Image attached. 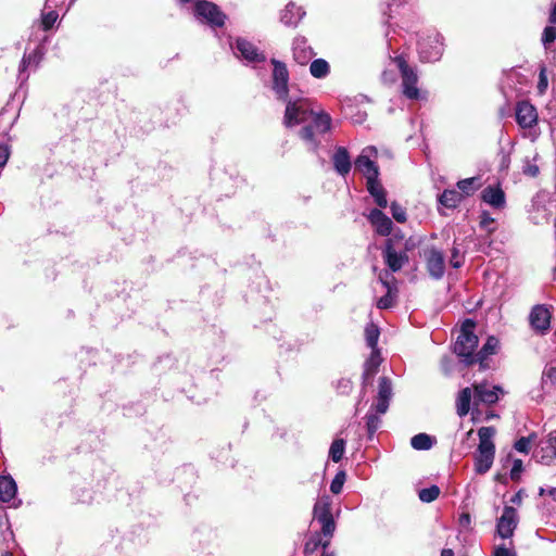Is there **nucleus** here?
I'll list each match as a JSON object with an SVG mask.
<instances>
[{
    "label": "nucleus",
    "instance_id": "nucleus-48",
    "mask_svg": "<svg viewBox=\"0 0 556 556\" xmlns=\"http://www.w3.org/2000/svg\"><path fill=\"white\" fill-rule=\"evenodd\" d=\"M393 303H394V299H393V295H392V291L387 290V294L381 296L377 301V306L380 309H386V308L392 307Z\"/></svg>",
    "mask_w": 556,
    "mask_h": 556
},
{
    "label": "nucleus",
    "instance_id": "nucleus-23",
    "mask_svg": "<svg viewBox=\"0 0 556 556\" xmlns=\"http://www.w3.org/2000/svg\"><path fill=\"white\" fill-rule=\"evenodd\" d=\"M482 200L491 206L500 208L505 204V193L500 188L486 187L482 191Z\"/></svg>",
    "mask_w": 556,
    "mask_h": 556
},
{
    "label": "nucleus",
    "instance_id": "nucleus-57",
    "mask_svg": "<svg viewBox=\"0 0 556 556\" xmlns=\"http://www.w3.org/2000/svg\"><path fill=\"white\" fill-rule=\"evenodd\" d=\"M547 21L549 24L556 25V0L551 3Z\"/></svg>",
    "mask_w": 556,
    "mask_h": 556
},
{
    "label": "nucleus",
    "instance_id": "nucleus-30",
    "mask_svg": "<svg viewBox=\"0 0 556 556\" xmlns=\"http://www.w3.org/2000/svg\"><path fill=\"white\" fill-rule=\"evenodd\" d=\"M435 440L427 433H418L410 439L412 447L417 451L430 450Z\"/></svg>",
    "mask_w": 556,
    "mask_h": 556
},
{
    "label": "nucleus",
    "instance_id": "nucleus-27",
    "mask_svg": "<svg viewBox=\"0 0 556 556\" xmlns=\"http://www.w3.org/2000/svg\"><path fill=\"white\" fill-rule=\"evenodd\" d=\"M472 400V392L470 388H464L457 396L456 409L460 417L466 416L470 410V403Z\"/></svg>",
    "mask_w": 556,
    "mask_h": 556
},
{
    "label": "nucleus",
    "instance_id": "nucleus-17",
    "mask_svg": "<svg viewBox=\"0 0 556 556\" xmlns=\"http://www.w3.org/2000/svg\"><path fill=\"white\" fill-rule=\"evenodd\" d=\"M495 447H479L475 454V470L479 475L486 473L494 462Z\"/></svg>",
    "mask_w": 556,
    "mask_h": 556
},
{
    "label": "nucleus",
    "instance_id": "nucleus-26",
    "mask_svg": "<svg viewBox=\"0 0 556 556\" xmlns=\"http://www.w3.org/2000/svg\"><path fill=\"white\" fill-rule=\"evenodd\" d=\"M380 363L381 356L379 350H371L370 356L364 364L363 379L365 382L377 372Z\"/></svg>",
    "mask_w": 556,
    "mask_h": 556
},
{
    "label": "nucleus",
    "instance_id": "nucleus-6",
    "mask_svg": "<svg viewBox=\"0 0 556 556\" xmlns=\"http://www.w3.org/2000/svg\"><path fill=\"white\" fill-rule=\"evenodd\" d=\"M401 78V91L409 100H422L427 98L425 91L418 88L416 72H382L384 83L395 81Z\"/></svg>",
    "mask_w": 556,
    "mask_h": 556
},
{
    "label": "nucleus",
    "instance_id": "nucleus-13",
    "mask_svg": "<svg viewBox=\"0 0 556 556\" xmlns=\"http://www.w3.org/2000/svg\"><path fill=\"white\" fill-rule=\"evenodd\" d=\"M392 396L393 387L391 379L386 376L380 377L378 383V393L371 408L375 409L378 415L386 414L389 408Z\"/></svg>",
    "mask_w": 556,
    "mask_h": 556
},
{
    "label": "nucleus",
    "instance_id": "nucleus-61",
    "mask_svg": "<svg viewBox=\"0 0 556 556\" xmlns=\"http://www.w3.org/2000/svg\"><path fill=\"white\" fill-rule=\"evenodd\" d=\"M547 446L554 451V455L556 456V433L549 435Z\"/></svg>",
    "mask_w": 556,
    "mask_h": 556
},
{
    "label": "nucleus",
    "instance_id": "nucleus-12",
    "mask_svg": "<svg viewBox=\"0 0 556 556\" xmlns=\"http://www.w3.org/2000/svg\"><path fill=\"white\" fill-rule=\"evenodd\" d=\"M552 313L545 304L534 305L529 315L532 330L538 334H545L551 327Z\"/></svg>",
    "mask_w": 556,
    "mask_h": 556
},
{
    "label": "nucleus",
    "instance_id": "nucleus-38",
    "mask_svg": "<svg viewBox=\"0 0 556 556\" xmlns=\"http://www.w3.org/2000/svg\"><path fill=\"white\" fill-rule=\"evenodd\" d=\"M323 535L319 533L314 534L305 544V551L309 549L311 543H314V548H317L320 546L324 551H328V547L330 545L331 538H321Z\"/></svg>",
    "mask_w": 556,
    "mask_h": 556
},
{
    "label": "nucleus",
    "instance_id": "nucleus-22",
    "mask_svg": "<svg viewBox=\"0 0 556 556\" xmlns=\"http://www.w3.org/2000/svg\"><path fill=\"white\" fill-rule=\"evenodd\" d=\"M500 341L494 336H490L483 346L475 354L476 363H479L481 367H484V362L489 356L496 353Z\"/></svg>",
    "mask_w": 556,
    "mask_h": 556
},
{
    "label": "nucleus",
    "instance_id": "nucleus-3",
    "mask_svg": "<svg viewBox=\"0 0 556 556\" xmlns=\"http://www.w3.org/2000/svg\"><path fill=\"white\" fill-rule=\"evenodd\" d=\"M180 7L192 3V14L194 18L211 28H220L227 21V15L214 2L208 0H176Z\"/></svg>",
    "mask_w": 556,
    "mask_h": 556
},
{
    "label": "nucleus",
    "instance_id": "nucleus-54",
    "mask_svg": "<svg viewBox=\"0 0 556 556\" xmlns=\"http://www.w3.org/2000/svg\"><path fill=\"white\" fill-rule=\"evenodd\" d=\"M420 242L421 240L419 238L409 237L405 240L403 252L407 253V251L414 250L417 245H419Z\"/></svg>",
    "mask_w": 556,
    "mask_h": 556
},
{
    "label": "nucleus",
    "instance_id": "nucleus-63",
    "mask_svg": "<svg viewBox=\"0 0 556 556\" xmlns=\"http://www.w3.org/2000/svg\"><path fill=\"white\" fill-rule=\"evenodd\" d=\"M522 501V491H518L516 494H514L510 498V502L516 505H520Z\"/></svg>",
    "mask_w": 556,
    "mask_h": 556
},
{
    "label": "nucleus",
    "instance_id": "nucleus-15",
    "mask_svg": "<svg viewBox=\"0 0 556 556\" xmlns=\"http://www.w3.org/2000/svg\"><path fill=\"white\" fill-rule=\"evenodd\" d=\"M384 263L393 273L399 271L408 263V255L405 252H397L393 245V239H388L383 250Z\"/></svg>",
    "mask_w": 556,
    "mask_h": 556
},
{
    "label": "nucleus",
    "instance_id": "nucleus-2",
    "mask_svg": "<svg viewBox=\"0 0 556 556\" xmlns=\"http://www.w3.org/2000/svg\"><path fill=\"white\" fill-rule=\"evenodd\" d=\"M332 118L324 110H316L304 123L299 136L309 151H317L323 138L331 129Z\"/></svg>",
    "mask_w": 556,
    "mask_h": 556
},
{
    "label": "nucleus",
    "instance_id": "nucleus-47",
    "mask_svg": "<svg viewBox=\"0 0 556 556\" xmlns=\"http://www.w3.org/2000/svg\"><path fill=\"white\" fill-rule=\"evenodd\" d=\"M394 56L390 55L391 63L394 64L397 70L404 71V70H413L408 66L407 60L404 53L396 54L394 52Z\"/></svg>",
    "mask_w": 556,
    "mask_h": 556
},
{
    "label": "nucleus",
    "instance_id": "nucleus-11",
    "mask_svg": "<svg viewBox=\"0 0 556 556\" xmlns=\"http://www.w3.org/2000/svg\"><path fill=\"white\" fill-rule=\"evenodd\" d=\"M424 258L429 276L434 280L442 279L445 274V256L443 252L435 247H430L424 251Z\"/></svg>",
    "mask_w": 556,
    "mask_h": 556
},
{
    "label": "nucleus",
    "instance_id": "nucleus-62",
    "mask_svg": "<svg viewBox=\"0 0 556 556\" xmlns=\"http://www.w3.org/2000/svg\"><path fill=\"white\" fill-rule=\"evenodd\" d=\"M406 0H391L388 2V9L390 12H393L394 8H399L402 5Z\"/></svg>",
    "mask_w": 556,
    "mask_h": 556
},
{
    "label": "nucleus",
    "instance_id": "nucleus-28",
    "mask_svg": "<svg viewBox=\"0 0 556 556\" xmlns=\"http://www.w3.org/2000/svg\"><path fill=\"white\" fill-rule=\"evenodd\" d=\"M556 384V365L547 364L542 372L541 388L544 393L549 392Z\"/></svg>",
    "mask_w": 556,
    "mask_h": 556
},
{
    "label": "nucleus",
    "instance_id": "nucleus-18",
    "mask_svg": "<svg viewBox=\"0 0 556 556\" xmlns=\"http://www.w3.org/2000/svg\"><path fill=\"white\" fill-rule=\"evenodd\" d=\"M368 220L380 236H389L393 230V223L382 211L374 208L368 215Z\"/></svg>",
    "mask_w": 556,
    "mask_h": 556
},
{
    "label": "nucleus",
    "instance_id": "nucleus-43",
    "mask_svg": "<svg viewBox=\"0 0 556 556\" xmlns=\"http://www.w3.org/2000/svg\"><path fill=\"white\" fill-rule=\"evenodd\" d=\"M366 426H367V431L369 433V435H372L379 428L380 426V418L379 416L376 414H371V413H368L366 415Z\"/></svg>",
    "mask_w": 556,
    "mask_h": 556
},
{
    "label": "nucleus",
    "instance_id": "nucleus-7",
    "mask_svg": "<svg viewBox=\"0 0 556 556\" xmlns=\"http://www.w3.org/2000/svg\"><path fill=\"white\" fill-rule=\"evenodd\" d=\"M293 59L300 66H305L311 63L308 70H329V64L325 59H315L312 47L308 46L305 37H296L292 43Z\"/></svg>",
    "mask_w": 556,
    "mask_h": 556
},
{
    "label": "nucleus",
    "instance_id": "nucleus-9",
    "mask_svg": "<svg viewBox=\"0 0 556 556\" xmlns=\"http://www.w3.org/2000/svg\"><path fill=\"white\" fill-rule=\"evenodd\" d=\"M515 111L516 122L519 127L529 129L527 136L531 138L532 141H535L540 135L536 129H533L539 119L535 106L528 101H520L517 103Z\"/></svg>",
    "mask_w": 556,
    "mask_h": 556
},
{
    "label": "nucleus",
    "instance_id": "nucleus-42",
    "mask_svg": "<svg viewBox=\"0 0 556 556\" xmlns=\"http://www.w3.org/2000/svg\"><path fill=\"white\" fill-rule=\"evenodd\" d=\"M556 41V25L549 24L544 27L542 33V42L544 47H548Z\"/></svg>",
    "mask_w": 556,
    "mask_h": 556
},
{
    "label": "nucleus",
    "instance_id": "nucleus-32",
    "mask_svg": "<svg viewBox=\"0 0 556 556\" xmlns=\"http://www.w3.org/2000/svg\"><path fill=\"white\" fill-rule=\"evenodd\" d=\"M380 336V330L378 326H376L374 323L368 324L365 327V340L367 343V346L371 350H378L377 344Z\"/></svg>",
    "mask_w": 556,
    "mask_h": 556
},
{
    "label": "nucleus",
    "instance_id": "nucleus-4",
    "mask_svg": "<svg viewBox=\"0 0 556 556\" xmlns=\"http://www.w3.org/2000/svg\"><path fill=\"white\" fill-rule=\"evenodd\" d=\"M417 53L424 63H432L443 54V37L435 29H427L418 34Z\"/></svg>",
    "mask_w": 556,
    "mask_h": 556
},
{
    "label": "nucleus",
    "instance_id": "nucleus-1",
    "mask_svg": "<svg viewBox=\"0 0 556 556\" xmlns=\"http://www.w3.org/2000/svg\"><path fill=\"white\" fill-rule=\"evenodd\" d=\"M273 90L277 98L287 102L283 124L286 127L304 125L314 113L315 106L307 98H289V72H271Z\"/></svg>",
    "mask_w": 556,
    "mask_h": 556
},
{
    "label": "nucleus",
    "instance_id": "nucleus-50",
    "mask_svg": "<svg viewBox=\"0 0 556 556\" xmlns=\"http://www.w3.org/2000/svg\"><path fill=\"white\" fill-rule=\"evenodd\" d=\"M523 470V464L521 459H515L510 470V479L517 481L520 479V475Z\"/></svg>",
    "mask_w": 556,
    "mask_h": 556
},
{
    "label": "nucleus",
    "instance_id": "nucleus-29",
    "mask_svg": "<svg viewBox=\"0 0 556 556\" xmlns=\"http://www.w3.org/2000/svg\"><path fill=\"white\" fill-rule=\"evenodd\" d=\"M462 200V193L453 189L444 190L439 197V203L446 208H455Z\"/></svg>",
    "mask_w": 556,
    "mask_h": 556
},
{
    "label": "nucleus",
    "instance_id": "nucleus-31",
    "mask_svg": "<svg viewBox=\"0 0 556 556\" xmlns=\"http://www.w3.org/2000/svg\"><path fill=\"white\" fill-rule=\"evenodd\" d=\"M480 178L479 177H470L457 182L458 192L462 193L463 197L471 195L476 190L480 188Z\"/></svg>",
    "mask_w": 556,
    "mask_h": 556
},
{
    "label": "nucleus",
    "instance_id": "nucleus-40",
    "mask_svg": "<svg viewBox=\"0 0 556 556\" xmlns=\"http://www.w3.org/2000/svg\"><path fill=\"white\" fill-rule=\"evenodd\" d=\"M464 253L459 250L456 243H454L451 250L450 264L453 268H460L464 264Z\"/></svg>",
    "mask_w": 556,
    "mask_h": 556
},
{
    "label": "nucleus",
    "instance_id": "nucleus-46",
    "mask_svg": "<svg viewBox=\"0 0 556 556\" xmlns=\"http://www.w3.org/2000/svg\"><path fill=\"white\" fill-rule=\"evenodd\" d=\"M336 390L340 394H349L353 389V383L349 378H340L336 384Z\"/></svg>",
    "mask_w": 556,
    "mask_h": 556
},
{
    "label": "nucleus",
    "instance_id": "nucleus-25",
    "mask_svg": "<svg viewBox=\"0 0 556 556\" xmlns=\"http://www.w3.org/2000/svg\"><path fill=\"white\" fill-rule=\"evenodd\" d=\"M331 505L332 500L329 495L320 496L313 508L314 519L318 520L323 518L332 517Z\"/></svg>",
    "mask_w": 556,
    "mask_h": 556
},
{
    "label": "nucleus",
    "instance_id": "nucleus-44",
    "mask_svg": "<svg viewBox=\"0 0 556 556\" xmlns=\"http://www.w3.org/2000/svg\"><path fill=\"white\" fill-rule=\"evenodd\" d=\"M391 214L397 223L406 222V210L396 202L391 203Z\"/></svg>",
    "mask_w": 556,
    "mask_h": 556
},
{
    "label": "nucleus",
    "instance_id": "nucleus-19",
    "mask_svg": "<svg viewBox=\"0 0 556 556\" xmlns=\"http://www.w3.org/2000/svg\"><path fill=\"white\" fill-rule=\"evenodd\" d=\"M305 14L303 8L296 7L294 2H289L280 14V21L288 27H296Z\"/></svg>",
    "mask_w": 556,
    "mask_h": 556
},
{
    "label": "nucleus",
    "instance_id": "nucleus-39",
    "mask_svg": "<svg viewBox=\"0 0 556 556\" xmlns=\"http://www.w3.org/2000/svg\"><path fill=\"white\" fill-rule=\"evenodd\" d=\"M345 479H346L345 471H343V470L338 471L330 483V491L333 494H340L343 489Z\"/></svg>",
    "mask_w": 556,
    "mask_h": 556
},
{
    "label": "nucleus",
    "instance_id": "nucleus-45",
    "mask_svg": "<svg viewBox=\"0 0 556 556\" xmlns=\"http://www.w3.org/2000/svg\"><path fill=\"white\" fill-rule=\"evenodd\" d=\"M28 80L27 72H20L17 76V81L20 84L18 88L14 92V98L18 100H24L26 97V91H24V84Z\"/></svg>",
    "mask_w": 556,
    "mask_h": 556
},
{
    "label": "nucleus",
    "instance_id": "nucleus-33",
    "mask_svg": "<svg viewBox=\"0 0 556 556\" xmlns=\"http://www.w3.org/2000/svg\"><path fill=\"white\" fill-rule=\"evenodd\" d=\"M344 452L345 441L343 439H336L330 445L329 458L334 463H339L343 458Z\"/></svg>",
    "mask_w": 556,
    "mask_h": 556
},
{
    "label": "nucleus",
    "instance_id": "nucleus-20",
    "mask_svg": "<svg viewBox=\"0 0 556 556\" xmlns=\"http://www.w3.org/2000/svg\"><path fill=\"white\" fill-rule=\"evenodd\" d=\"M332 163L334 170L345 177L352 167L350 154L344 147H338L332 155Z\"/></svg>",
    "mask_w": 556,
    "mask_h": 556
},
{
    "label": "nucleus",
    "instance_id": "nucleus-51",
    "mask_svg": "<svg viewBox=\"0 0 556 556\" xmlns=\"http://www.w3.org/2000/svg\"><path fill=\"white\" fill-rule=\"evenodd\" d=\"M38 59H39V56L37 55L36 52L34 54L24 55L18 70H26V67L31 66V65L37 66Z\"/></svg>",
    "mask_w": 556,
    "mask_h": 556
},
{
    "label": "nucleus",
    "instance_id": "nucleus-59",
    "mask_svg": "<svg viewBox=\"0 0 556 556\" xmlns=\"http://www.w3.org/2000/svg\"><path fill=\"white\" fill-rule=\"evenodd\" d=\"M523 172L531 177H535L539 174V167L534 164H529L525 167Z\"/></svg>",
    "mask_w": 556,
    "mask_h": 556
},
{
    "label": "nucleus",
    "instance_id": "nucleus-52",
    "mask_svg": "<svg viewBox=\"0 0 556 556\" xmlns=\"http://www.w3.org/2000/svg\"><path fill=\"white\" fill-rule=\"evenodd\" d=\"M379 280L387 290L392 291L394 277L388 271L381 273L379 275Z\"/></svg>",
    "mask_w": 556,
    "mask_h": 556
},
{
    "label": "nucleus",
    "instance_id": "nucleus-37",
    "mask_svg": "<svg viewBox=\"0 0 556 556\" xmlns=\"http://www.w3.org/2000/svg\"><path fill=\"white\" fill-rule=\"evenodd\" d=\"M535 438V433H531L528 437H521L515 442V450L519 453L528 454L530 452L531 443Z\"/></svg>",
    "mask_w": 556,
    "mask_h": 556
},
{
    "label": "nucleus",
    "instance_id": "nucleus-16",
    "mask_svg": "<svg viewBox=\"0 0 556 556\" xmlns=\"http://www.w3.org/2000/svg\"><path fill=\"white\" fill-rule=\"evenodd\" d=\"M473 405H478V403L494 404L498 401V393H503L501 387H491L486 382L473 384Z\"/></svg>",
    "mask_w": 556,
    "mask_h": 556
},
{
    "label": "nucleus",
    "instance_id": "nucleus-34",
    "mask_svg": "<svg viewBox=\"0 0 556 556\" xmlns=\"http://www.w3.org/2000/svg\"><path fill=\"white\" fill-rule=\"evenodd\" d=\"M495 434V429L493 427H481L478 430L479 435V447H495L492 438Z\"/></svg>",
    "mask_w": 556,
    "mask_h": 556
},
{
    "label": "nucleus",
    "instance_id": "nucleus-60",
    "mask_svg": "<svg viewBox=\"0 0 556 556\" xmlns=\"http://www.w3.org/2000/svg\"><path fill=\"white\" fill-rule=\"evenodd\" d=\"M367 114L365 112L357 111L356 114L352 115V121L355 124H362L365 122Z\"/></svg>",
    "mask_w": 556,
    "mask_h": 556
},
{
    "label": "nucleus",
    "instance_id": "nucleus-21",
    "mask_svg": "<svg viewBox=\"0 0 556 556\" xmlns=\"http://www.w3.org/2000/svg\"><path fill=\"white\" fill-rule=\"evenodd\" d=\"M17 485L12 476H0V502L9 503L15 500Z\"/></svg>",
    "mask_w": 556,
    "mask_h": 556
},
{
    "label": "nucleus",
    "instance_id": "nucleus-41",
    "mask_svg": "<svg viewBox=\"0 0 556 556\" xmlns=\"http://www.w3.org/2000/svg\"><path fill=\"white\" fill-rule=\"evenodd\" d=\"M58 18H59V14L54 10L42 13V16H41L42 29L46 31L51 29L53 27V25L55 24V22L58 21Z\"/></svg>",
    "mask_w": 556,
    "mask_h": 556
},
{
    "label": "nucleus",
    "instance_id": "nucleus-24",
    "mask_svg": "<svg viewBox=\"0 0 556 556\" xmlns=\"http://www.w3.org/2000/svg\"><path fill=\"white\" fill-rule=\"evenodd\" d=\"M366 185L367 191L374 198L376 204L382 208L387 207V193L383 187L380 185L378 178L368 180Z\"/></svg>",
    "mask_w": 556,
    "mask_h": 556
},
{
    "label": "nucleus",
    "instance_id": "nucleus-58",
    "mask_svg": "<svg viewBox=\"0 0 556 556\" xmlns=\"http://www.w3.org/2000/svg\"><path fill=\"white\" fill-rule=\"evenodd\" d=\"M539 494L540 495H545L546 494L549 497H552L553 501L556 502V488H548V489L540 488Z\"/></svg>",
    "mask_w": 556,
    "mask_h": 556
},
{
    "label": "nucleus",
    "instance_id": "nucleus-49",
    "mask_svg": "<svg viewBox=\"0 0 556 556\" xmlns=\"http://www.w3.org/2000/svg\"><path fill=\"white\" fill-rule=\"evenodd\" d=\"M493 223L494 218H492L489 213L483 212L481 214L480 226L481 228L485 229L489 233H492L495 230L493 227H491Z\"/></svg>",
    "mask_w": 556,
    "mask_h": 556
},
{
    "label": "nucleus",
    "instance_id": "nucleus-36",
    "mask_svg": "<svg viewBox=\"0 0 556 556\" xmlns=\"http://www.w3.org/2000/svg\"><path fill=\"white\" fill-rule=\"evenodd\" d=\"M440 495V488L438 485H431L429 488L421 489L418 492L419 500L424 503H431L437 500Z\"/></svg>",
    "mask_w": 556,
    "mask_h": 556
},
{
    "label": "nucleus",
    "instance_id": "nucleus-8",
    "mask_svg": "<svg viewBox=\"0 0 556 556\" xmlns=\"http://www.w3.org/2000/svg\"><path fill=\"white\" fill-rule=\"evenodd\" d=\"M229 46L235 55L245 60L248 63H263L266 55L254 42L244 37H229Z\"/></svg>",
    "mask_w": 556,
    "mask_h": 556
},
{
    "label": "nucleus",
    "instance_id": "nucleus-56",
    "mask_svg": "<svg viewBox=\"0 0 556 556\" xmlns=\"http://www.w3.org/2000/svg\"><path fill=\"white\" fill-rule=\"evenodd\" d=\"M9 159V149L4 144H0V168L3 167Z\"/></svg>",
    "mask_w": 556,
    "mask_h": 556
},
{
    "label": "nucleus",
    "instance_id": "nucleus-35",
    "mask_svg": "<svg viewBox=\"0 0 556 556\" xmlns=\"http://www.w3.org/2000/svg\"><path fill=\"white\" fill-rule=\"evenodd\" d=\"M320 525V533L324 538H332L336 531V521L332 517L316 520Z\"/></svg>",
    "mask_w": 556,
    "mask_h": 556
},
{
    "label": "nucleus",
    "instance_id": "nucleus-53",
    "mask_svg": "<svg viewBox=\"0 0 556 556\" xmlns=\"http://www.w3.org/2000/svg\"><path fill=\"white\" fill-rule=\"evenodd\" d=\"M547 87H548V78L546 76V72H540L539 81H538V93L539 94L545 93Z\"/></svg>",
    "mask_w": 556,
    "mask_h": 556
},
{
    "label": "nucleus",
    "instance_id": "nucleus-5",
    "mask_svg": "<svg viewBox=\"0 0 556 556\" xmlns=\"http://www.w3.org/2000/svg\"><path fill=\"white\" fill-rule=\"evenodd\" d=\"M473 329L475 323L470 319H466L454 344V353L466 365H472L476 363L473 351L478 346L479 339L473 333Z\"/></svg>",
    "mask_w": 556,
    "mask_h": 556
},
{
    "label": "nucleus",
    "instance_id": "nucleus-64",
    "mask_svg": "<svg viewBox=\"0 0 556 556\" xmlns=\"http://www.w3.org/2000/svg\"><path fill=\"white\" fill-rule=\"evenodd\" d=\"M271 63L274 65V70H287L286 64L281 61L273 59Z\"/></svg>",
    "mask_w": 556,
    "mask_h": 556
},
{
    "label": "nucleus",
    "instance_id": "nucleus-55",
    "mask_svg": "<svg viewBox=\"0 0 556 556\" xmlns=\"http://www.w3.org/2000/svg\"><path fill=\"white\" fill-rule=\"evenodd\" d=\"M493 556H516L515 552L505 545L496 546Z\"/></svg>",
    "mask_w": 556,
    "mask_h": 556
},
{
    "label": "nucleus",
    "instance_id": "nucleus-14",
    "mask_svg": "<svg viewBox=\"0 0 556 556\" xmlns=\"http://www.w3.org/2000/svg\"><path fill=\"white\" fill-rule=\"evenodd\" d=\"M518 525L517 510L511 506H505L502 516L496 523V532L502 539L513 536L515 529Z\"/></svg>",
    "mask_w": 556,
    "mask_h": 556
},
{
    "label": "nucleus",
    "instance_id": "nucleus-10",
    "mask_svg": "<svg viewBox=\"0 0 556 556\" xmlns=\"http://www.w3.org/2000/svg\"><path fill=\"white\" fill-rule=\"evenodd\" d=\"M377 154V149L369 146L362 150L354 162L355 169L361 172L367 181L379 177V168L375 162Z\"/></svg>",
    "mask_w": 556,
    "mask_h": 556
}]
</instances>
